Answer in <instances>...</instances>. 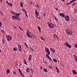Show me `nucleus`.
<instances>
[{
  "label": "nucleus",
  "mask_w": 77,
  "mask_h": 77,
  "mask_svg": "<svg viewBox=\"0 0 77 77\" xmlns=\"http://www.w3.org/2000/svg\"><path fill=\"white\" fill-rule=\"evenodd\" d=\"M20 13H18V14H17L15 15V16H12V18L13 20H19V19H18V17H19V16H20Z\"/></svg>",
  "instance_id": "1"
},
{
  "label": "nucleus",
  "mask_w": 77,
  "mask_h": 77,
  "mask_svg": "<svg viewBox=\"0 0 77 77\" xmlns=\"http://www.w3.org/2000/svg\"><path fill=\"white\" fill-rule=\"evenodd\" d=\"M65 32L66 33L67 35H72V31L68 28H67L66 29Z\"/></svg>",
  "instance_id": "2"
},
{
  "label": "nucleus",
  "mask_w": 77,
  "mask_h": 77,
  "mask_svg": "<svg viewBox=\"0 0 77 77\" xmlns=\"http://www.w3.org/2000/svg\"><path fill=\"white\" fill-rule=\"evenodd\" d=\"M6 37L7 39V40L8 41H11V39H12V36H11L9 35H7L6 36Z\"/></svg>",
  "instance_id": "3"
},
{
  "label": "nucleus",
  "mask_w": 77,
  "mask_h": 77,
  "mask_svg": "<svg viewBox=\"0 0 77 77\" xmlns=\"http://www.w3.org/2000/svg\"><path fill=\"white\" fill-rule=\"evenodd\" d=\"M48 26L50 28H54V26H54V24L53 23L48 22Z\"/></svg>",
  "instance_id": "4"
},
{
  "label": "nucleus",
  "mask_w": 77,
  "mask_h": 77,
  "mask_svg": "<svg viewBox=\"0 0 77 77\" xmlns=\"http://www.w3.org/2000/svg\"><path fill=\"white\" fill-rule=\"evenodd\" d=\"M64 17L65 18V20L66 21H68L69 20V17L68 16L66 15Z\"/></svg>",
  "instance_id": "5"
},
{
  "label": "nucleus",
  "mask_w": 77,
  "mask_h": 77,
  "mask_svg": "<svg viewBox=\"0 0 77 77\" xmlns=\"http://www.w3.org/2000/svg\"><path fill=\"white\" fill-rule=\"evenodd\" d=\"M45 51L46 52H47L48 54V55H50V50H49V49L48 48H45Z\"/></svg>",
  "instance_id": "6"
},
{
  "label": "nucleus",
  "mask_w": 77,
  "mask_h": 77,
  "mask_svg": "<svg viewBox=\"0 0 77 77\" xmlns=\"http://www.w3.org/2000/svg\"><path fill=\"white\" fill-rule=\"evenodd\" d=\"M26 35L29 38H33V37H32L33 34H32V35H31L30 34H29V33H28V32H27Z\"/></svg>",
  "instance_id": "7"
},
{
  "label": "nucleus",
  "mask_w": 77,
  "mask_h": 77,
  "mask_svg": "<svg viewBox=\"0 0 77 77\" xmlns=\"http://www.w3.org/2000/svg\"><path fill=\"white\" fill-rule=\"evenodd\" d=\"M64 45L66 46V47H69V48H71L72 47L71 45H70L69 44H66V43H64Z\"/></svg>",
  "instance_id": "8"
},
{
  "label": "nucleus",
  "mask_w": 77,
  "mask_h": 77,
  "mask_svg": "<svg viewBox=\"0 0 77 77\" xmlns=\"http://www.w3.org/2000/svg\"><path fill=\"white\" fill-rule=\"evenodd\" d=\"M18 49L19 51H20V52L21 51V49H22V48L21 47V46L20 45L18 46Z\"/></svg>",
  "instance_id": "9"
},
{
  "label": "nucleus",
  "mask_w": 77,
  "mask_h": 77,
  "mask_svg": "<svg viewBox=\"0 0 77 77\" xmlns=\"http://www.w3.org/2000/svg\"><path fill=\"white\" fill-rule=\"evenodd\" d=\"M59 15L62 17H65V14L64 13H60L59 14Z\"/></svg>",
  "instance_id": "10"
},
{
  "label": "nucleus",
  "mask_w": 77,
  "mask_h": 77,
  "mask_svg": "<svg viewBox=\"0 0 77 77\" xmlns=\"http://www.w3.org/2000/svg\"><path fill=\"white\" fill-rule=\"evenodd\" d=\"M54 38H55V39H58V36H57V35L56 34H54Z\"/></svg>",
  "instance_id": "11"
},
{
  "label": "nucleus",
  "mask_w": 77,
  "mask_h": 77,
  "mask_svg": "<svg viewBox=\"0 0 77 77\" xmlns=\"http://www.w3.org/2000/svg\"><path fill=\"white\" fill-rule=\"evenodd\" d=\"M72 71L73 73V74H74V75H76V74H77V72H76L75 71V70L73 69L72 70Z\"/></svg>",
  "instance_id": "12"
},
{
  "label": "nucleus",
  "mask_w": 77,
  "mask_h": 77,
  "mask_svg": "<svg viewBox=\"0 0 77 77\" xmlns=\"http://www.w3.org/2000/svg\"><path fill=\"white\" fill-rule=\"evenodd\" d=\"M50 50H51L52 52H53V53H54V52H55V49H54L50 48Z\"/></svg>",
  "instance_id": "13"
},
{
  "label": "nucleus",
  "mask_w": 77,
  "mask_h": 77,
  "mask_svg": "<svg viewBox=\"0 0 77 77\" xmlns=\"http://www.w3.org/2000/svg\"><path fill=\"white\" fill-rule=\"evenodd\" d=\"M35 14L36 15V16H38L39 15V12H38L37 11H35Z\"/></svg>",
  "instance_id": "14"
},
{
  "label": "nucleus",
  "mask_w": 77,
  "mask_h": 77,
  "mask_svg": "<svg viewBox=\"0 0 77 77\" xmlns=\"http://www.w3.org/2000/svg\"><path fill=\"white\" fill-rule=\"evenodd\" d=\"M11 14H14L15 15H15H17V14H18V13H15L14 12V11H11Z\"/></svg>",
  "instance_id": "15"
},
{
  "label": "nucleus",
  "mask_w": 77,
  "mask_h": 77,
  "mask_svg": "<svg viewBox=\"0 0 77 77\" xmlns=\"http://www.w3.org/2000/svg\"><path fill=\"white\" fill-rule=\"evenodd\" d=\"M32 59V55H30L29 56V57L28 58V60H31Z\"/></svg>",
  "instance_id": "16"
},
{
  "label": "nucleus",
  "mask_w": 77,
  "mask_h": 77,
  "mask_svg": "<svg viewBox=\"0 0 77 77\" xmlns=\"http://www.w3.org/2000/svg\"><path fill=\"white\" fill-rule=\"evenodd\" d=\"M13 50L14 51H17L18 50V48H13Z\"/></svg>",
  "instance_id": "17"
},
{
  "label": "nucleus",
  "mask_w": 77,
  "mask_h": 77,
  "mask_svg": "<svg viewBox=\"0 0 77 77\" xmlns=\"http://www.w3.org/2000/svg\"><path fill=\"white\" fill-rule=\"evenodd\" d=\"M56 69L58 73H59V72H60V71H59V69H58V68H57V67H56Z\"/></svg>",
  "instance_id": "18"
},
{
  "label": "nucleus",
  "mask_w": 77,
  "mask_h": 77,
  "mask_svg": "<svg viewBox=\"0 0 77 77\" xmlns=\"http://www.w3.org/2000/svg\"><path fill=\"white\" fill-rule=\"evenodd\" d=\"M49 68L50 69H53V67L51 65H49Z\"/></svg>",
  "instance_id": "19"
},
{
  "label": "nucleus",
  "mask_w": 77,
  "mask_h": 77,
  "mask_svg": "<svg viewBox=\"0 0 77 77\" xmlns=\"http://www.w3.org/2000/svg\"><path fill=\"white\" fill-rule=\"evenodd\" d=\"M73 56L75 59H77V56H76V55L74 54Z\"/></svg>",
  "instance_id": "20"
},
{
  "label": "nucleus",
  "mask_w": 77,
  "mask_h": 77,
  "mask_svg": "<svg viewBox=\"0 0 77 77\" xmlns=\"http://www.w3.org/2000/svg\"><path fill=\"white\" fill-rule=\"evenodd\" d=\"M26 72H29V68H27L26 69Z\"/></svg>",
  "instance_id": "21"
},
{
  "label": "nucleus",
  "mask_w": 77,
  "mask_h": 77,
  "mask_svg": "<svg viewBox=\"0 0 77 77\" xmlns=\"http://www.w3.org/2000/svg\"><path fill=\"white\" fill-rule=\"evenodd\" d=\"M1 32H2L3 33H5V31L3 29H1Z\"/></svg>",
  "instance_id": "22"
},
{
  "label": "nucleus",
  "mask_w": 77,
  "mask_h": 77,
  "mask_svg": "<svg viewBox=\"0 0 77 77\" xmlns=\"http://www.w3.org/2000/svg\"><path fill=\"white\" fill-rule=\"evenodd\" d=\"M8 5L9 6H13L12 4L11 3H8Z\"/></svg>",
  "instance_id": "23"
},
{
  "label": "nucleus",
  "mask_w": 77,
  "mask_h": 77,
  "mask_svg": "<svg viewBox=\"0 0 77 77\" xmlns=\"http://www.w3.org/2000/svg\"><path fill=\"white\" fill-rule=\"evenodd\" d=\"M53 17L54 19H55V20H56V21H58V19H57V18H56L55 16H54Z\"/></svg>",
  "instance_id": "24"
},
{
  "label": "nucleus",
  "mask_w": 77,
  "mask_h": 77,
  "mask_svg": "<svg viewBox=\"0 0 77 77\" xmlns=\"http://www.w3.org/2000/svg\"><path fill=\"white\" fill-rule=\"evenodd\" d=\"M24 64H25V65H27V62H26V60H24Z\"/></svg>",
  "instance_id": "25"
},
{
  "label": "nucleus",
  "mask_w": 77,
  "mask_h": 77,
  "mask_svg": "<svg viewBox=\"0 0 77 77\" xmlns=\"http://www.w3.org/2000/svg\"><path fill=\"white\" fill-rule=\"evenodd\" d=\"M53 60L54 62L57 63V60H56L55 59H53Z\"/></svg>",
  "instance_id": "26"
},
{
  "label": "nucleus",
  "mask_w": 77,
  "mask_h": 77,
  "mask_svg": "<svg viewBox=\"0 0 77 77\" xmlns=\"http://www.w3.org/2000/svg\"><path fill=\"white\" fill-rule=\"evenodd\" d=\"M40 38L41 39H42V40H43V41H45V38H44L43 37H41Z\"/></svg>",
  "instance_id": "27"
},
{
  "label": "nucleus",
  "mask_w": 77,
  "mask_h": 77,
  "mask_svg": "<svg viewBox=\"0 0 77 77\" xmlns=\"http://www.w3.org/2000/svg\"><path fill=\"white\" fill-rule=\"evenodd\" d=\"M20 5L21 7L22 8V7H23V3H22V2H20Z\"/></svg>",
  "instance_id": "28"
},
{
  "label": "nucleus",
  "mask_w": 77,
  "mask_h": 77,
  "mask_svg": "<svg viewBox=\"0 0 77 77\" xmlns=\"http://www.w3.org/2000/svg\"><path fill=\"white\" fill-rule=\"evenodd\" d=\"M46 56L47 58H49L50 57V56H49V55L48 54H47L46 55Z\"/></svg>",
  "instance_id": "29"
},
{
  "label": "nucleus",
  "mask_w": 77,
  "mask_h": 77,
  "mask_svg": "<svg viewBox=\"0 0 77 77\" xmlns=\"http://www.w3.org/2000/svg\"><path fill=\"white\" fill-rule=\"evenodd\" d=\"M44 70L45 72H46L47 71V69H46L45 68H44Z\"/></svg>",
  "instance_id": "30"
},
{
  "label": "nucleus",
  "mask_w": 77,
  "mask_h": 77,
  "mask_svg": "<svg viewBox=\"0 0 77 77\" xmlns=\"http://www.w3.org/2000/svg\"><path fill=\"white\" fill-rule=\"evenodd\" d=\"M7 72L8 73V74H9V72L10 71V70H9V69H7Z\"/></svg>",
  "instance_id": "31"
},
{
  "label": "nucleus",
  "mask_w": 77,
  "mask_h": 77,
  "mask_svg": "<svg viewBox=\"0 0 77 77\" xmlns=\"http://www.w3.org/2000/svg\"><path fill=\"white\" fill-rule=\"evenodd\" d=\"M38 30H39V32H41V28H40V27L38 26Z\"/></svg>",
  "instance_id": "32"
},
{
  "label": "nucleus",
  "mask_w": 77,
  "mask_h": 77,
  "mask_svg": "<svg viewBox=\"0 0 77 77\" xmlns=\"http://www.w3.org/2000/svg\"><path fill=\"white\" fill-rule=\"evenodd\" d=\"M25 15L27 17H28V16L27 15V11H25Z\"/></svg>",
  "instance_id": "33"
},
{
  "label": "nucleus",
  "mask_w": 77,
  "mask_h": 77,
  "mask_svg": "<svg viewBox=\"0 0 77 77\" xmlns=\"http://www.w3.org/2000/svg\"><path fill=\"white\" fill-rule=\"evenodd\" d=\"M2 42L3 44H5V40L4 39H2Z\"/></svg>",
  "instance_id": "34"
},
{
  "label": "nucleus",
  "mask_w": 77,
  "mask_h": 77,
  "mask_svg": "<svg viewBox=\"0 0 77 77\" xmlns=\"http://www.w3.org/2000/svg\"><path fill=\"white\" fill-rule=\"evenodd\" d=\"M74 0H72V1H71L70 2V4H71V3H73V2H74Z\"/></svg>",
  "instance_id": "35"
},
{
  "label": "nucleus",
  "mask_w": 77,
  "mask_h": 77,
  "mask_svg": "<svg viewBox=\"0 0 77 77\" xmlns=\"http://www.w3.org/2000/svg\"><path fill=\"white\" fill-rule=\"evenodd\" d=\"M25 44L26 47H28V46L27 45V44L25 42Z\"/></svg>",
  "instance_id": "36"
},
{
  "label": "nucleus",
  "mask_w": 77,
  "mask_h": 77,
  "mask_svg": "<svg viewBox=\"0 0 77 77\" xmlns=\"http://www.w3.org/2000/svg\"><path fill=\"white\" fill-rule=\"evenodd\" d=\"M75 47L76 48H77V44H75Z\"/></svg>",
  "instance_id": "37"
},
{
  "label": "nucleus",
  "mask_w": 77,
  "mask_h": 77,
  "mask_svg": "<svg viewBox=\"0 0 77 77\" xmlns=\"http://www.w3.org/2000/svg\"><path fill=\"white\" fill-rule=\"evenodd\" d=\"M75 5V2H74L73 4H72V6H74Z\"/></svg>",
  "instance_id": "38"
},
{
  "label": "nucleus",
  "mask_w": 77,
  "mask_h": 77,
  "mask_svg": "<svg viewBox=\"0 0 77 77\" xmlns=\"http://www.w3.org/2000/svg\"><path fill=\"white\" fill-rule=\"evenodd\" d=\"M48 59H49L50 60H52V59H51V58H50V57L48 58Z\"/></svg>",
  "instance_id": "39"
},
{
  "label": "nucleus",
  "mask_w": 77,
  "mask_h": 77,
  "mask_svg": "<svg viewBox=\"0 0 77 77\" xmlns=\"http://www.w3.org/2000/svg\"><path fill=\"white\" fill-rule=\"evenodd\" d=\"M22 11H23V12H26V10H25L24 9H22Z\"/></svg>",
  "instance_id": "40"
},
{
  "label": "nucleus",
  "mask_w": 77,
  "mask_h": 77,
  "mask_svg": "<svg viewBox=\"0 0 77 77\" xmlns=\"http://www.w3.org/2000/svg\"><path fill=\"white\" fill-rule=\"evenodd\" d=\"M0 13H1V15H3V12H2V11H1V12H0Z\"/></svg>",
  "instance_id": "41"
},
{
  "label": "nucleus",
  "mask_w": 77,
  "mask_h": 77,
  "mask_svg": "<svg viewBox=\"0 0 77 77\" xmlns=\"http://www.w3.org/2000/svg\"><path fill=\"white\" fill-rule=\"evenodd\" d=\"M2 26V22H0V26Z\"/></svg>",
  "instance_id": "42"
},
{
  "label": "nucleus",
  "mask_w": 77,
  "mask_h": 77,
  "mask_svg": "<svg viewBox=\"0 0 77 77\" xmlns=\"http://www.w3.org/2000/svg\"><path fill=\"white\" fill-rule=\"evenodd\" d=\"M21 75H22V77H24V75L23 74H22Z\"/></svg>",
  "instance_id": "43"
},
{
  "label": "nucleus",
  "mask_w": 77,
  "mask_h": 77,
  "mask_svg": "<svg viewBox=\"0 0 77 77\" xmlns=\"http://www.w3.org/2000/svg\"><path fill=\"white\" fill-rule=\"evenodd\" d=\"M44 15H43V17H45V13H44Z\"/></svg>",
  "instance_id": "44"
},
{
  "label": "nucleus",
  "mask_w": 77,
  "mask_h": 77,
  "mask_svg": "<svg viewBox=\"0 0 77 77\" xmlns=\"http://www.w3.org/2000/svg\"><path fill=\"white\" fill-rule=\"evenodd\" d=\"M19 29H20V30H22V28H20L19 27Z\"/></svg>",
  "instance_id": "45"
},
{
  "label": "nucleus",
  "mask_w": 77,
  "mask_h": 77,
  "mask_svg": "<svg viewBox=\"0 0 77 77\" xmlns=\"http://www.w3.org/2000/svg\"><path fill=\"white\" fill-rule=\"evenodd\" d=\"M30 5H31V4H32V5H33V3L32 2H30Z\"/></svg>",
  "instance_id": "46"
},
{
  "label": "nucleus",
  "mask_w": 77,
  "mask_h": 77,
  "mask_svg": "<svg viewBox=\"0 0 77 77\" xmlns=\"http://www.w3.org/2000/svg\"><path fill=\"white\" fill-rule=\"evenodd\" d=\"M33 50H34V49H31V51H33Z\"/></svg>",
  "instance_id": "47"
},
{
  "label": "nucleus",
  "mask_w": 77,
  "mask_h": 77,
  "mask_svg": "<svg viewBox=\"0 0 77 77\" xmlns=\"http://www.w3.org/2000/svg\"><path fill=\"white\" fill-rule=\"evenodd\" d=\"M44 62H45V63H47V61H46L45 60H44Z\"/></svg>",
  "instance_id": "48"
},
{
  "label": "nucleus",
  "mask_w": 77,
  "mask_h": 77,
  "mask_svg": "<svg viewBox=\"0 0 77 77\" xmlns=\"http://www.w3.org/2000/svg\"><path fill=\"white\" fill-rule=\"evenodd\" d=\"M69 4H71L70 3H68L66 4V5H69Z\"/></svg>",
  "instance_id": "49"
},
{
  "label": "nucleus",
  "mask_w": 77,
  "mask_h": 77,
  "mask_svg": "<svg viewBox=\"0 0 77 77\" xmlns=\"http://www.w3.org/2000/svg\"><path fill=\"white\" fill-rule=\"evenodd\" d=\"M14 74H16V72H14Z\"/></svg>",
  "instance_id": "50"
},
{
  "label": "nucleus",
  "mask_w": 77,
  "mask_h": 77,
  "mask_svg": "<svg viewBox=\"0 0 77 77\" xmlns=\"http://www.w3.org/2000/svg\"><path fill=\"white\" fill-rule=\"evenodd\" d=\"M75 60L76 62H77V59H75Z\"/></svg>",
  "instance_id": "51"
},
{
  "label": "nucleus",
  "mask_w": 77,
  "mask_h": 77,
  "mask_svg": "<svg viewBox=\"0 0 77 77\" xmlns=\"http://www.w3.org/2000/svg\"><path fill=\"white\" fill-rule=\"evenodd\" d=\"M36 7H37V8H38L39 7V6H38V5H36Z\"/></svg>",
  "instance_id": "52"
},
{
  "label": "nucleus",
  "mask_w": 77,
  "mask_h": 77,
  "mask_svg": "<svg viewBox=\"0 0 77 77\" xmlns=\"http://www.w3.org/2000/svg\"><path fill=\"white\" fill-rule=\"evenodd\" d=\"M19 72L20 73H21V72H22L21 71V70H20V71H19Z\"/></svg>",
  "instance_id": "53"
},
{
  "label": "nucleus",
  "mask_w": 77,
  "mask_h": 77,
  "mask_svg": "<svg viewBox=\"0 0 77 77\" xmlns=\"http://www.w3.org/2000/svg\"><path fill=\"white\" fill-rule=\"evenodd\" d=\"M18 70H19V72L20 71H21V70L20 69H18Z\"/></svg>",
  "instance_id": "54"
},
{
  "label": "nucleus",
  "mask_w": 77,
  "mask_h": 77,
  "mask_svg": "<svg viewBox=\"0 0 77 77\" xmlns=\"http://www.w3.org/2000/svg\"><path fill=\"white\" fill-rule=\"evenodd\" d=\"M42 69V66H41L40 67V69Z\"/></svg>",
  "instance_id": "55"
},
{
  "label": "nucleus",
  "mask_w": 77,
  "mask_h": 77,
  "mask_svg": "<svg viewBox=\"0 0 77 77\" xmlns=\"http://www.w3.org/2000/svg\"><path fill=\"white\" fill-rule=\"evenodd\" d=\"M36 17L37 18H39V17H38V16H36Z\"/></svg>",
  "instance_id": "56"
},
{
  "label": "nucleus",
  "mask_w": 77,
  "mask_h": 77,
  "mask_svg": "<svg viewBox=\"0 0 77 77\" xmlns=\"http://www.w3.org/2000/svg\"><path fill=\"white\" fill-rule=\"evenodd\" d=\"M55 9H56V10L57 11H58V9H57V8H56Z\"/></svg>",
  "instance_id": "57"
},
{
  "label": "nucleus",
  "mask_w": 77,
  "mask_h": 77,
  "mask_svg": "<svg viewBox=\"0 0 77 77\" xmlns=\"http://www.w3.org/2000/svg\"><path fill=\"white\" fill-rule=\"evenodd\" d=\"M66 44H68V42H66Z\"/></svg>",
  "instance_id": "58"
},
{
  "label": "nucleus",
  "mask_w": 77,
  "mask_h": 77,
  "mask_svg": "<svg viewBox=\"0 0 77 77\" xmlns=\"http://www.w3.org/2000/svg\"><path fill=\"white\" fill-rule=\"evenodd\" d=\"M18 19L19 20H20V18L18 17Z\"/></svg>",
  "instance_id": "59"
},
{
  "label": "nucleus",
  "mask_w": 77,
  "mask_h": 77,
  "mask_svg": "<svg viewBox=\"0 0 77 77\" xmlns=\"http://www.w3.org/2000/svg\"><path fill=\"white\" fill-rule=\"evenodd\" d=\"M31 71L32 72V69H31Z\"/></svg>",
  "instance_id": "60"
},
{
  "label": "nucleus",
  "mask_w": 77,
  "mask_h": 77,
  "mask_svg": "<svg viewBox=\"0 0 77 77\" xmlns=\"http://www.w3.org/2000/svg\"><path fill=\"white\" fill-rule=\"evenodd\" d=\"M14 28H15V29H16V26H14Z\"/></svg>",
  "instance_id": "61"
},
{
  "label": "nucleus",
  "mask_w": 77,
  "mask_h": 77,
  "mask_svg": "<svg viewBox=\"0 0 77 77\" xmlns=\"http://www.w3.org/2000/svg\"><path fill=\"white\" fill-rule=\"evenodd\" d=\"M6 3H8H8H9V2H8V1H6Z\"/></svg>",
  "instance_id": "62"
},
{
  "label": "nucleus",
  "mask_w": 77,
  "mask_h": 77,
  "mask_svg": "<svg viewBox=\"0 0 77 77\" xmlns=\"http://www.w3.org/2000/svg\"><path fill=\"white\" fill-rule=\"evenodd\" d=\"M39 20H41V18L38 17Z\"/></svg>",
  "instance_id": "63"
},
{
  "label": "nucleus",
  "mask_w": 77,
  "mask_h": 77,
  "mask_svg": "<svg viewBox=\"0 0 77 77\" xmlns=\"http://www.w3.org/2000/svg\"><path fill=\"white\" fill-rule=\"evenodd\" d=\"M21 75L22 74H23V72H21V73H20Z\"/></svg>",
  "instance_id": "64"
}]
</instances>
